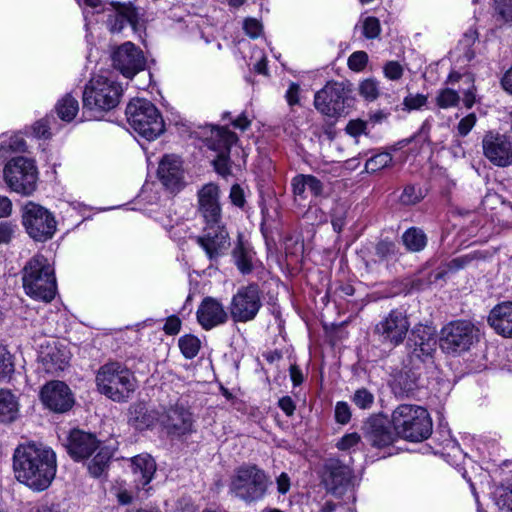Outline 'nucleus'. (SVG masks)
Listing matches in <instances>:
<instances>
[{"instance_id":"4468645a","label":"nucleus","mask_w":512,"mask_h":512,"mask_svg":"<svg viewBox=\"0 0 512 512\" xmlns=\"http://www.w3.org/2000/svg\"><path fill=\"white\" fill-rule=\"evenodd\" d=\"M436 349L437 338L432 327L417 324L411 329L406 342V359L433 369Z\"/></svg>"},{"instance_id":"72a5a7b5","label":"nucleus","mask_w":512,"mask_h":512,"mask_svg":"<svg viewBox=\"0 0 512 512\" xmlns=\"http://www.w3.org/2000/svg\"><path fill=\"white\" fill-rule=\"evenodd\" d=\"M19 416V404L14 394L0 389V423L9 424Z\"/></svg>"},{"instance_id":"5fc2aeb1","label":"nucleus","mask_w":512,"mask_h":512,"mask_svg":"<svg viewBox=\"0 0 512 512\" xmlns=\"http://www.w3.org/2000/svg\"><path fill=\"white\" fill-rule=\"evenodd\" d=\"M495 10L506 23H512V0H494Z\"/></svg>"},{"instance_id":"7c9ffc66","label":"nucleus","mask_w":512,"mask_h":512,"mask_svg":"<svg viewBox=\"0 0 512 512\" xmlns=\"http://www.w3.org/2000/svg\"><path fill=\"white\" fill-rule=\"evenodd\" d=\"M39 358L47 372L63 371L69 360L65 349L59 348L55 341L42 347Z\"/></svg>"},{"instance_id":"0eeeda50","label":"nucleus","mask_w":512,"mask_h":512,"mask_svg":"<svg viewBox=\"0 0 512 512\" xmlns=\"http://www.w3.org/2000/svg\"><path fill=\"white\" fill-rule=\"evenodd\" d=\"M130 126L142 137L151 141L165 131V123L154 104L145 99H135L126 107Z\"/></svg>"},{"instance_id":"6e6d98bb","label":"nucleus","mask_w":512,"mask_h":512,"mask_svg":"<svg viewBox=\"0 0 512 512\" xmlns=\"http://www.w3.org/2000/svg\"><path fill=\"white\" fill-rule=\"evenodd\" d=\"M307 175L299 174L292 179V191L295 197L306 199L305 192L307 190Z\"/></svg>"},{"instance_id":"f8f14e48","label":"nucleus","mask_w":512,"mask_h":512,"mask_svg":"<svg viewBox=\"0 0 512 512\" xmlns=\"http://www.w3.org/2000/svg\"><path fill=\"white\" fill-rule=\"evenodd\" d=\"M171 439L183 440L196 433V418L190 407L181 402L165 407L158 418Z\"/></svg>"},{"instance_id":"20e7f679","label":"nucleus","mask_w":512,"mask_h":512,"mask_svg":"<svg viewBox=\"0 0 512 512\" xmlns=\"http://www.w3.org/2000/svg\"><path fill=\"white\" fill-rule=\"evenodd\" d=\"M391 423L397 436L410 442H421L432 434V420L422 406L399 405L392 413Z\"/></svg>"},{"instance_id":"a18cd8bd","label":"nucleus","mask_w":512,"mask_h":512,"mask_svg":"<svg viewBox=\"0 0 512 512\" xmlns=\"http://www.w3.org/2000/svg\"><path fill=\"white\" fill-rule=\"evenodd\" d=\"M375 397L367 388L357 389L351 397V401L360 409H370L374 404Z\"/></svg>"},{"instance_id":"5701e85b","label":"nucleus","mask_w":512,"mask_h":512,"mask_svg":"<svg viewBox=\"0 0 512 512\" xmlns=\"http://www.w3.org/2000/svg\"><path fill=\"white\" fill-rule=\"evenodd\" d=\"M391 421L383 415H373L362 425L363 437L373 447L382 448L391 445L398 437L391 428Z\"/></svg>"},{"instance_id":"9b49d317","label":"nucleus","mask_w":512,"mask_h":512,"mask_svg":"<svg viewBox=\"0 0 512 512\" xmlns=\"http://www.w3.org/2000/svg\"><path fill=\"white\" fill-rule=\"evenodd\" d=\"M21 222L31 239L46 242L53 238L57 221L52 212L35 202H27L21 210Z\"/></svg>"},{"instance_id":"9d476101","label":"nucleus","mask_w":512,"mask_h":512,"mask_svg":"<svg viewBox=\"0 0 512 512\" xmlns=\"http://www.w3.org/2000/svg\"><path fill=\"white\" fill-rule=\"evenodd\" d=\"M3 179L10 191L21 196H31L38 182L35 161L24 156L11 158L3 168Z\"/></svg>"},{"instance_id":"2f4dec72","label":"nucleus","mask_w":512,"mask_h":512,"mask_svg":"<svg viewBox=\"0 0 512 512\" xmlns=\"http://www.w3.org/2000/svg\"><path fill=\"white\" fill-rule=\"evenodd\" d=\"M238 241L232 250V258L238 270L247 275L253 271V257L254 252L252 248L246 244L242 239L243 236L239 234Z\"/></svg>"},{"instance_id":"bb28decb","label":"nucleus","mask_w":512,"mask_h":512,"mask_svg":"<svg viewBox=\"0 0 512 512\" xmlns=\"http://www.w3.org/2000/svg\"><path fill=\"white\" fill-rule=\"evenodd\" d=\"M196 316L199 324L205 330H210L224 324L228 320V313L222 303L209 296L202 300L196 312Z\"/></svg>"},{"instance_id":"f3484780","label":"nucleus","mask_w":512,"mask_h":512,"mask_svg":"<svg viewBox=\"0 0 512 512\" xmlns=\"http://www.w3.org/2000/svg\"><path fill=\"white\" fill-rule=\"evenodd\" d=\"M262 307L261 291L256 283L238 289L232 297L229 313L234 322H249L255 319Z\"/></svg>"},{"instance_id":"ddd939ff","label":"nucleus","mask_w":512,"mask_h":512,"mask_svg":"<svg viewBox=\"0 0 512 512\" xmlns=\"http://www.w3.org/2000/svg\"><path fill=\"white\" fill-rule=\"evenodd\" d=\"M479 341V329L468 320H456L441 329L440 346L443 351L460 354Z\"/></svg>"},{"instance_id":"4c0bfd02","label":"nucleus","mask_w":512,"mask_h":512,"mask_svg":"<svg viewBox=\"0 0 512 512\" xmlns=\"http://www.w3.org/2000/svg\"><path fill=\"white\" fill-rule=\"evenodd\" d=\"M97 450V454L88 465L89 473L96 478L104 473L112 458V452L107 447L99 446Z\"/></svg>"},{"instance_id":"a211bd4d","label":"nucleus","mask_w":512,"mask_h":512,"mask_svg":"<svg viewBox=\"0 0 512 512\" xmlns=\"http://www.w3.org/2000/svg\"><path fill=\"white\" fill-rule=\"evenodd\" d=\"M195 239L212 263L218 262L231 246L230 235L225 224L203 226L202 234Z\"/></svg>"},{"instance_id":"774afa93","label":"nucleus","mask_w":512,"mask_h":512,"mask_svg":"<svg viewBox=\"0 0 512 512\" xmlns=\"http://www.w3.org/2000/svg\"><path fill=\"white\" fill-rule=\"evenodd\" d=\"M197 507L188 497H182L177 501L175 512H196Z\"/></svg>"},{"instance_id":"ea45409f","label":"nucleus","mask_w":512,"mask_h":512,"mask_svg":"<svg viewBox=\"0 0 512 512\" xmlns=\"http://www.w3.org/2000/svg\"><path fill=\"white\" fill-rule=\"evenodd\" d=\"M178 345L183 356L192 359L198 354L201 343L196 336L187 334L179 338Z\"/></svg>"},{"instance_id":"2eb2a0df","label":"nucleus","mask_w":512,"mask_h":512,"mask_svg":"<svg viewBox=\"0 0 512 512\" xmlns=\"http://www.w3.org/2000/svg\"><path fill=\"white\" fill-rule=\"evenodd\" d=\"M432 368L406 359L403 367L394 375L391 387L396 396L408 397L426 387L427 374Z\"/></svg>"},{"instance_id":"f704fd0d","label":"nucleus","mask_w":512,"mask_h":512,"mask_svg":"<svg viewBox=\"0 0 512 512\" xmlns=\"http://www.w3.org/2000/svg\"><path fill=\"white\" fill-rule=\"evenodd\" d=\"M480 253L473 252L466 255H461L451 259L445 264V268L437 272L430 273L429 283L436 282L446 277L449 272H456L468 266L473 260L479 259Z\"/></svg>"},{"instance_id":"3c124183","label":"nucleus","mask_w":512,"mask_h":512,"mask_svg":"<svg viewBox=\"0 0 512 512\" xmlns=\"http://www.w3.org/2000/svg\"><path fill=\"white\" fill-rule=\"evenodd\" d=\"M348 67L352 71H362L368 63V55L365 51L353 52L348 58Z\"/></svg>"},{"instance_id":"a19ab883","label":"nucleus","mask_w":512,"mask_h":512,"mask_svg":"<svg viewBox=\"0 0 512 512\" xmlns=\"http://www.w3.org/2000/svg\"><path fill=\"white\" fill-rule=\"evenodd\" d=\"M375 254L380 262L390 259H396L399 255V249L393 241L380 240L375 246Z\"/></svg>"},{"instance_id":"c9c22d12","label":"nucleus","mask_w":512,"mask_h":512,"mask_svg":"<svg viewBox=\"0 0 512 512\" xmlns=\"http://www.w3.org/2000/svg\"><path fill=\"white\" fill-rule=\"evenodd\" d=\"M402 243L409 252H420L427 245V236L418 227H410L402 234Z\"/></svg>"},{"instance_id":"052dcab7","label":"nucleus","mask_w":512,"mask_h":512,"mask_svg":"<svg viewBox=\"0 0 512 512\" xmlns=\"http://www.w3.org/2000/svg\"><path fill=\"white\" fill-rule=\"evenodd\" d=\"M477 121V117L474 113H470L469 115L462 118L458 125L457 130L460 136L465 137L469 134L472 128L475 126Z\"/></svg>"},{"instance_id":"e433bc0d","label":"nucleus","mask_w":512,"mask_h":512,"mask_svg":"<svg viewBox=\"0 0 512 512\" xmlns=\"http://www.w3.org/2000/svg\"><path fill=\"white\" fill-rule=\"evenodd\" d=\"M55 111L61 120L71 122L79 111L78 100L71 93H67L58 100Z\"/></svg>"},{"instance_id":"4be33fe9","label":"nucleus","mask_w":512,"mask_h":512,"mask_svg":"<svg viewBox=\"0 0 512 512\" xmlns=\"http://www.w3.org/2000/svg\"><path fill=\"white\" fill-rule=\"evenodd\" d=\"M40 398L44 406L55 413H66L75 403L69 386L59 380L46 383L41 388Z\"/></svg>"},{"instance_id":"f257e3e1","label":"nucleus","mask_w":512,"mask_h":512,"mask_svg":"<svg viewBox=\"0 0 512 512\" xmlns=\"http://www.w3.org/2000/svg\"><path fill=\"white\" fill-rule=\"evenodd\" d=\"M12 460L17 481L36 492L50 487L57 471L56 453L50 447L33 441L19 444Z\"/></svg>"},{"instance_id":"f03ea898","label":"nucleus","mask_w":512,"mask_h":512,"mask_svg":"<svg viewBox=\"0 0 512 512\" xmlns=\"http://www.w3.org/2000/svg\"><path fill=\"white\" fill-rule=\"evenodd\" d=\"M97 391L108 399L127 402L138 387L131 369L119 361H108L101 365L95 376Z\"/></svg>"},{"instance_id":"423d86ee","label":"nucleus","mask_w":512,"mask_h":512,"mask_svg":"<svg viewBox=\"0 0 512 512\" xmlns=\"http://www.w3.org/2000/svg\"><path fill=\"white\" fill-rule=\"evenodd\" d=\"M352 87L348 82L328 81L314 95V107L322 115L338 119L349 113L355 98Z\"/></svg>"},{"instance_id":"0e129e2a","label":"nucleus","mask_w":512,"mask_h":512,"mask_svg":"<svg viewBox=\"0 0 512 512\" xmlns=\"http://www.w3.org/2000/svg\"><path fill=\"white\" fill-rule=\"evenodd\" d=\"M243 28L251 38H257L262 32V24L254 18H247Z\"/></svg>"},{"instance_id":"39448f33","label":"nucleus","mask_w":512,"mask_h":512,"mask_svg":"<svg viewBox=\"0 0 512 512\" xmlns=\"http://www.w3.org/2000/svg\"><path fill=\"white\" fill-rule=\"evenodd\" d=\"M269 478L255 464H242L234 470L229 483V492L246 504L260 501L267 493Z\"/></svg>"},{"instance_id":"e2e57ef3","label":"nucleus","mask_w":512,"mask_h":512,"mask_svg":"<svg viewBox=\"0 0 512 512\" xmlns=\"http://www.w3.org/2000/svg\"><path fill=\"white\" fill-rule=\"evenodd\" d=\"M361 436L357 432L345 434L337 443L339 450H349L360 441Z\"/></svg>"},{"instance_id":"6ab92c4d","label":"nucleus","mask_w":512,"mask_h":512,"mask_svg":"<svg viewBox=\"0 0 512 512\" xmlns=\"http://www.w3.org/2000/svg\"><path fill=\"white\" fill-rule=\"evenodd\" d=\"M111 58L113 67L126 78H133L146 67L143 51L130 41L118 46Z\"/></svg>"},{"instance_id":"09e8293b","label":"nucleus","mask_w":512,"mask_h":512,"mask_svg":"<svg viewBox=\"0 0 512 512\" xmlns=\"http://www.w3.org/2000/svg\"><path fill=\"white\" fill-rule=\"evenodd\" d=\"M428 102L427 95L424 94H409L403 100V110L410 112L412 110H420Z\"/></svg>"},{"instance_id":"aec40b11","label":"nucleus","mask_w":512,"mask_h":512,"mask_svg":"<svg viewBox=\"0 0 512 512\" xmlns=\"http://www.w3.org/2000/svg\"><path fill=\"white\" fill-rule=\"evenodd\" d=\"M197 214L203 226L225 224L220 204V188L215 183H207L197 193Z\"/></svg>"},{"instance_id":"58836bf2","label":"nucleus","mask_w":512,"mask_h":512,"mask_svg":"<svg viewBox=\"0 0 512 512\" xmlns=\"http://www.w3.org/2000/svg\"><path fill=\"white\" fill-rule=\"evenodd\" d=\"M425 197L421 187L414 184H408L404 187L399 196L400 204L404 206H413L421 202Z\"/></svg>"},{"instance_id":"338daca9","label":"nucleus","mask_w":512,"mask_h":512,"mask_svg":"<svg viewBox=\"0 0 512 512\" xmlns=\"http://www.w3.org/2000/svg\"><path fill=\"white\" fill-rule=\"evenodd\" d=\"M181 329V320L179 317L172 315L169 316L164 324L163 331L167 335H176L180 332Z\"/></svg>"},{"instance_id":"6e6552de","label":"nucleus","mask_w":512,"mask_h":512,"mask_svg":"<svg viewBox=\"0 0 512 512\" xmlns=\"http://www.w3.org/2000/svg\"><path fill=\"white\" fill-rule=\"evenodd\" d=\"M122 87L103 76L93 77L83 91V109L101 114L114 109L120 101Z\"/></svg>"},{"instance_id":"a878e982","label":"nucleus","mask_w":512,"mask_h":512,"mask_svg":"<svg viewBox=\"0 0 512 512\" xmlns=\"http://www.w3.org/2000/svg\"><path fill=\"white\" fill-rule=\"evenodd\" d=\"M216 137L218 138V144L213 143L211 147L218 150L219 153L212 164L219 175L226 177L231 174L230 149L238 141V137L236 133L225 127L217 129Z\"/></svg>"},{"instance_id":"4d7b16f0","label":"nucleus","mask_w":512,"mask_h":512,"mask_svg":"<svg viewBox=\"0 0 512 512\" xmlns=\"http://www.w3.org/2000/svg\"><path fill=\"white\" fill-rule=\"evenodd\" d=\"M351 419V410L347 402L339 401L335 405V420L339 424H347Z\"/></svg>"},{"instance_id":"dca6fc26","label":"nucleus","mask_w":512,"mask_h":512,"mask_svg":"<svg viewBox=\"0 0 512 512\" xmlns=\"http://www.w3.org/2000/svg\"><path fill=\"white\" fill-rule=\"evenodd\" d=\"M410 329V322L405 310L392 309L374 327V334L383 344L397 347L404 342Z\"/></svg>"},{"instance_id":"49530a36","label":"nucleus","mask_w":512,"mask_h":512,"mask_svg":"<svg viewBox=\"0 0 512 512\" xmlns=\"http://www.w3.org/2000/svg\"><path fill=\"white\" fill-rule=\"evenodd\" d=\"M359 94L367 101H374L379 96V85L375 79L369 78L359 85Z\"/></svg>"},{"instance_id":"393cba45","label":"nucleus","mask_w":512,"mask_h":512,"mask_svg":"<svg viewBox=\"0 0 512 512\" xmlns=\"http://www.w3.org/2000/svg\"><path fill=\"white\" fill-rule=\"evenodd\" d=\"M157 178L171 193L179 192L185 186L182 161L175 155H165L160 160Z\"/></svg>"},{"instance_id":"de8ad7c7","label":"nucleus","mask_w":512,"mask_h":512,"mask_svg":"<svg viewBox=\"0 0 512 512\" xmlns=\"http://www.w3.org/2000/svg\"><path fill=\"white\" fill-rule=\"evenodd\" d=\"M496 504L500 510L512 512V485L497 489Z\"/></svg>"},{"instance_id":"c85d7f7f","label":"nucleus","mask_w":512,"mask_h":512,"mask_svg":"<svg viewBox=\"0 0 512 512\" xmlns=\"http://www.w3.org/2000/svg\"><path fill=\"white\" fill-rule=\"evenodd\" d=\"M488 324L505 338H512V301L495 305L489 312Z\"/></svg>"},{"instance_id":"7ed1b4c3","label":"nucleus","mask_w":512,"mask_h":512,"mask_svg":"<svg viewBox=\"0 0 512 512\" xmlns=\"http://www.w3.org/2000/svg\"><path fill=\"white\" fill-rule=\"evenodd\" d=\"M23 288L35 300L50 302L57 291L54 270L41 254L32 257L22 269Z\"/></svg>"},{"instance_id":"37998d69","label":"nucleus","mask_w":512,"mask_h":512,"mask_svg":"<svg viewBox=\"0 0 512 512\" xmlns=\"http://www.w3.org/2000/svg\"><path fill=\"white\" fill-rule=\"evenodd\" d=\"M15 365L12 354L0 345V380L9 379L14 373Z\"/></svg>"},{"instance_id":"8fccbe9b","label":"nucleus","mask_w":512,"mask_h":512,"mask_svg":"<svg viewBox=\"0 0 512 512\" xmlns=\"http://www.w3.org/2000/svg\"><path fill=\"white\" fill-rule=\"evenodd\" d=\"M381 32L380 21L378 18L369 16L363 21V35L367 39H375Z\"/></svg>"},{"instance_id":"c03bdc74","label":"nucleus","mask_w":512,"mask_h":512,"mask_svg":"<svg viewBox=\"0 0 512 512\" xmlns=\"http://www.w3.org/2000/svg\"><path fill=\"white\" fill-rule=\"evenodd\" d=\"M459 101L460 96L458 92L449 88L440 90L436 97L437 106L443 109L457 106Z\"/></svg>"},{"instance_id":"69168bd1","label":"nucleus","mask_w":512,"mask_h":512,"mask_svg":"<svg viewBox=\"0 0 512 512\" xmlns=\"http://www.w3.org/2000/svg\"><path fill=\"white\" fill-rule=\"evenodd\" d=\"M229 198L233 205L240 207V208L244 207L245 202H246L245 195H244V191L240 185L234 184L231 187Z\"/></svg>"},{"instance_id":"473e14b6","label":"nucleus","mask_w":512,"mask_h":512,"mask_svg":"<svg viewBox=\"0 0 512 512\" xmlns=\"http://www.w3.org/2000/svg\"><path fill=\"white\" fill-rule=\"evenodd\" d=\"M155 415L143 403H134L129 408L128 423L136 430H146L154 425Z\"/></svg>"},{"instance_id":"cd10ccee","label":"nucleus","mask_w":512,"mask_h":512,"mask_svg":"<svg viewBox=\"0 0 512 512\" xmlns=\"http://www.w3.org/2000/svg\"><path fill=\"white\" fill-rule=\"evenodd\" d=\"M116 13L110 15L107 19V25L112 33H119L123 30L126 23L130 24L134 31L137 30L139 23L138 9L132 3L112 2Z\"/></svg>"},{"instance_id":"79ce46f5","label":"nucleus","mask_w":512,"mask_h":512,"mask_svg":"<svg viewBox=\"0 0 512 512\" xmlns=\"http://www.w3.org/2000/svg\"><path fill=\"white\" fill-rule=\"evenodd\" d=\"M392 163V156L388 152H381L370 157L365 163V170L368 173L377 172L388 167Z\"/></svg>"},{"instance_id":"1a4fd4ad","label":"nucleus","mask_w":512,"mask_h":512,"mask_svg":"<svg viewBox=\"0 0 512 512\" xmlns=\"http://www.w3.org/2000/svg\"><path fill=\"white\" fill-rule=\"evenodd\" d=\"M322 483L328 493L344 499L345 503H354L356 500V477L349 464L338 458H329L324 462Z\"/></svg>"},{"instance_id":"b1692460","label":"nucleus","mask_w":512,"mask_h":512,"mask_svg":"<svg viewBox=\"0 0 512 512\" xmlns=\"http://www.w3.org/2000/svg\"><path fill=\"white\" fill-rule=\"evenodd\" d=\"M100 446L96 435L81 429H72L66 439L65 448L75 461L88 459Z\"/></svg>"},{"instance_id":"603ef678","label":"nucleus","mask_w":512,"mask_h":512,"mask_svg":"<svg viewBox=\"0 0 512 512\" xmlns=\"http://www.w3.org/2000/svg\"><path fill=\"white\" fill-rule=\"evenodd\" d=\"M345 132L353 138H357L362 134L367 135V122L362 119H352L347 123Z\"/></svg>"},{"instance_id":"bf43d9fd","label":"nucleus","mask_w":512,"mask_h":512,"mask_svg":"<svg viewBox=\"0 0 512 512\" xmlns=\"http://www.w3.org/2000/svg\"><path fill=\"white\" fill-rule=\"evenodd\" d=\"M307 190L313 197L324 196V184L314 175H307Z\"/></svg>"},{"instance_id":"c756f323","label":"nucleus","mask_w":512,"mask_h":512,"mask_svg":"<svg viewBox=\"0 0 512 512\" xmlns=\"http://www.w3.org/2000/svg\"><path fill=\"white\" fill-rule=\"evenodd\" d=\"M131 470L136 488L144 489L156 472V462L149 454L137 455L131 459Z\"/></svg>"},{"instance_id":"412c9836","label":"nucleus","mask_w":512,"mask_h":512,"mask_svg":"<svg viewBox=\"0 0 512 512\" xmlns=\"http://www.w3.org/2000/svg\"><path fill=\"white\" fill-rule=\"evenodd\" d=\"M484 157L496 167L512 165V140L499 132L488 131L482 138Z\"/></svg>"},{"instance_id":"680f3d73","label":"nucleus","mask_w":512,"mask_h":512,"mask_svg":"<svg viewBox=\"0 0 512 512\" xmlns=\"http://www.w3.org/2000/svg\"><path fill=\"white\" fill-rule=\"evenodd\" d=\"M384 74L390 80H399L403 76V67L397 61H389L384 66Z\"/></svg>"},{"instance_id":"864d4df0","label":"nucleus","mask_w":512,"mask_h":512,"mask_svg":"<svg viewBox=\"0 0 512 512\" xmlns=\"http://www.w3.org/2000/svg\"><path fill=\"white\" fill-rule=\"evenodd\" d=\"M52 120L54 121L53 118H52ZM50 121H51V118L47 116V117L35 122L34 125L32 126L34 136L37 138H43V139L50 138L51 137Z\"/></svg>"},{"instance_id":"13d9d810","label":"nucleus","mask_w":512,"mask_h":512,"mask_svg":"<svg viewBox=\"0 0 512 512\" xmlns=\"http://www.w3.org/2000/svg\"><path fill=\"white\" fill-rule=\"evenodd\" d=\"M17 225L11 221L0 222V244H9L15 234Z\"/></svg>"}]
</instances>
